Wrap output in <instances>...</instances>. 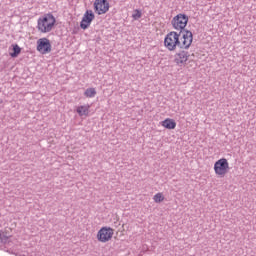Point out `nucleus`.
Segmentation results:
<instances>
[{"instance_id": "obj_7", "label": "nucleus", "mask_w": 256, "mask_h": 256, "mask_svg": "<svg viewBox=\"0 0 256 256\" xmlns=\"http://www.w3.org/2000/svg\"><path fill=\"white\" fill-rule=\"evenodd\" d=\"M189 52L187 50H181L174 55V62L179 67H183L187 61H189Z\"/></svg>"}, {"instance_id": "obj_2", "label": "nucleus", "mask_w": 256, "mask_h": 256, "mask_svg": "<svg viewBox=\"0 0 256 256\" xmlns=\"http://www.w3.org/2000/svg\"><path fill=\"white\" fill-rule=\"evenodd\" d=\"M55 23H57L55 16L51 13H47L38 18L37 29L39 33H51V31H53V27H55Z\"/></svg>"}, {"instance_id": "obj_8", "label": "nucleus", "mask_w": 256, "mask_h": 256, "mask_svg": "<svg viewBox=\"0 0 256 256\" xmlns=\"http://www.w3.org/2000/svg\"><path fill=\"white\" fill-rule=\"evenodd\" d=\"M93 19H95V14L93 13V10H87L83 15L82 21L80 22L81 29H89L91 23L93 22Z\"/></svg>"}, {"instance_id": "obj_14", "label": "nucleus", "mask_w": 256, "mask_h": 256, "mask_svg": "<svg viewBox=\"0 0 256 256\" xmlns=\"http://www.w3.org/2000/svg\"><path fill=\"white\" fill-rule=\"evenodd\" d=\"M153 200L155 203H163V201H165V196L159 192L154 195Z\"/></svg>"}, {"instance_id": "obj_10", "label": "nucleus", "mask_w": 256, "mask_h": 256, "mask_svg": "<svg viewBox=\"0 0 256 256\" xmlns=\"http://www.w3.org/2000/svg\"><path fill=\"white\" fill-rule=\"evenodd\" d=\"M162 127H165V129H175L177 127V122L175 120L166 118L161 122Z\"/></svg>"}, {"instance_id": "obj_3", "label": "nucleus", "mask_w": 256, "mask_h": 256, "mask_svg": "<svg viewBox=\"0 0 256 256\" xmlns=\"http://www.w3.org/2000/svg\"><path fill=\"white\" fill-rule=\"evenodd\" d=\"M187 23H189V16L185 14H178L171 21L172 26L179 31V33L182 31H189L185 29Z\"/></svg>"}, {"instance_id": "obj_1", "label": "nucleus", "mask_w": 256, "mask_h": 256, "mask_svg": "<svg viewBox=\"0 0 256 256\" xmlns=\"http://www.w3.org/2000/svg\"><path fill=\"white\" fill-rule=\"evenodd\" d=\"M193 43V32L182 31V32H169L164 38V47L168 51H177L179 49H189Z\"/></svg>"}, {"instance_id": "obj_5", "label": "nucleus", "mask_w": 256, "mask_h": 256, "mask_svg": "<svg viewBox=\"0 0 256 256\" xmlns=\"http://www.w3.org/2000/svg\"><path fill=\"white\" fill-rule=\"evenodd\" d=\"M115 230L111 227H103L97 233V239L100 243H107V241H111L113 239V235Z\"/></svg>"}, {"instance_id": "obj_15", "label": "nucleus", "mask_w": 256, "mask_h": 256, "mask_svg": "<svg viewBox=\"0 0 256 256\" xmlns=\"http://www.w3.org/2000/svg\"><path fill=\"white\" fill-rule=\"evenodd\" d=\"M142 16H143V13H141V10L139 9H136L132 14V18L134 19V21H139V19H141Z\"/></svg>"}, {"instance_id": "obj_4", "label": "nucleus", "mask_w": 256, "mask_h": 256, "mask_svg": "<svg viewBox=\"0 0 256 256\" xmlns=\"http://www.w3.org/2000/svg\"><path fill=\"white\" fill-rule=\"evenodd\" d=\"M228 170L229 162L227 161V159L222 158L215 162L214 171L216 175H219V177H225V175H227Z\"/></svg>"}, {"instance_id": "obj_13", "label": "nucleus", "mask_w": 256, "mask_h": 256, "mask_svg": "<svg viewBox=\"0 0 256 256\" xmlns=\"http://www.w3.org/2000/svg\"><path fill=\"white\" fill-rule=\"evenodd\" d=\"M13 47V52L10 53V57H19V54L21 53V47H19V45L15 44L12 45Z\"/></svg>"}, {"instance_id": "obj_11", "label": "nucleus", "mask_w": 256, "mask_h": 256, "mask_svg": "<svg viewBox=\"0 0 256 256\" xmlns=\"http://www.w3.org/2000/svg\"><path fill=\"white\" fill-rule=\"evenodd\" d=\"M89 109V105L78 106L76 109V113H78L80 117H87V115H89Z\"/></svg>"}, {"instance_id": "obj_9", "label": "nucleus", "mask_w": 256, "mask_h": 256, "mask_svg": "<svg viewBox=\"0 0 256 256\" xmlns=\"http://www.w3.org/2000/svg\"><path fill=\"white\" fill-rule=\"evenodd\" d=\"M94 10L98 15H105L109 11V2L107 0H95Z\"/></svg>"}, {"instance_id": "obj_6", "label": "nucleus", "mask_w": 256, "mask_h": 256, "mask_svg": "<svg viewBox=\"0 0 256 256\" xmlns=\"http://www.w3.org/2000/svg\"><path fill=\"white\" fill-rule=\"evenodd\" d=\"M37 51L42 55H46V53H51V41L47 38H40L37 41Z\"/></svg>"}, {"instance_id": "obj_12", "label": "nucleus", "mask_w": 256, "mask_h": 256, "mask_svg": "<svg viewBox=\"0 0 256 256\" xmlns=\"http://www.w3.org/2000/svg\"><path fill=\"white\" fill-rule=\"evenodd\" d=\"M84 95L88 97V99H93V97L97 95V90H95V88H87L84 92Z\"/></svg>"}]
</instances>
